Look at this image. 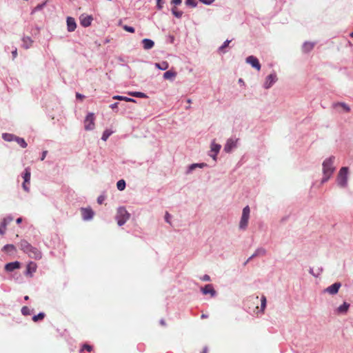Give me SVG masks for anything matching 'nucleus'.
I'll list each match as a JSON object with an SVG mask.
<instances>
[{"label":"nucleus","mask_w":353,"mask_h":353,"mask_svg":"<svg viewBox=\"0 0 353 353\" xmlns=\"http://www.w3.org/2000/svg\"><path fill=\"white\" fill-rule=\"evenodd\" d=\"M84 350H86L88 352H90L92 350V346L88 345V344H84L83 345L82 348L81 349V351H83Z\"/></svg>","instance_id":"45"},{"label":"nucleus","mask_w":353,"mask_h":353,"mask_svg":"<svg viewBox=\"0 0 353 353\" xmlns=\"http://www.w3.org/2000/svg\"><path fill=\"white\" fill-rule=\"evenodd\" d=\"M341 286V283L340 282H336L324 289L323 292L327 293L330 295H335L338 293Z\"/></svg>","instance_id":"8"},{"label":"nucleus","mask_w":353,"mask_h":353,"mask_svg":"<svg viewBox=\"0 0 353 353\" xmlns=\"http://www.w3.org/2000/svg\"><path fill=\"white\" fill-rule=\"evenodd\" d=\"M221 145L216 143L214 141L212 142L210 146V151L209 156L211 157L214 161H216V156L221 150Z\"/></svg>","instance_id":"10"},{"label":"nucleus","mask_w":353,"mask_h":353,"mask_svg":"<svg viewBox=\"0 0 353 353\" xmlns=\"http://www.w3.org/2000/svg\"><path fill=\"white\" fill-rule=\"evenodd\" d=\"M21 313L24 316H28L31 314L32 310L28 306H23L21 308Z\"/></svg>","instance_id":"40"},{"label":"nucleus","mask_w":353,"mask_h":353,"mask_svg":"<svg viewBox=\"0 0 353 353\" xmlns=\"http://www.w3.org/2000/svg\"><path fill=\"white\" fill-rule=\"evenodd\" d=\"M322 271H323L322 268H318V270L316 272H314L313 268H310L309 270V272L314 277H318L321 274Z\"/></svg>","instance_id":"36"},{"label":"nucleus","mask_w":353,"mask_h":353,"mask_svg":"<svg viewBox=\"0 0 353 353\" xmlns=\"http://www.w3.org/2000/svg\"><path fill=\"white\" fill-rule=\"evenodd\" d=\"M187 102L190 104L191 103L192 101L190 99H187Z\"/></svg>","instance_id":"62"},{"label":"nucleus","mask_w":353,"mask_h":353,"mask_svg":"<svg viewBox=\"0 0 353 353\" xmlns=\"http://www.w3.org/2000/svg\"><path fill=\"white\" fill-rule=\"evenodd\" d=\"M79 19L81 25L84 28H87L91 25L93 18L91 15L83 14L80 16Z\"/></svg>","instance_id":"13"},{"label":"nucleus","mask_w":353,"mask_h":353,"mask_svg":"<svg viewBox=\"0 0 353 353\" xmlns=\"http://www.w3.org/2000/svg\"><path fill=\"white\" fill-rule=\"evenodd\" d=\"M22 148H26L28 145L25 139L21 137H17L15 141Z\"/></svg>","instance_id":"34"},{"label":"nucleus","mask_w":353,"mask_h":353,"mask_svg":"<svg viewBox=\"0 0 353 353\" xmlns=\"http://www.w3.org/2000/svg\"><path fill=\"white\" fill-rule=\"evenodd\" d=\"M182 2V0H172V3L178 6L180 5Z\"/></svg>","instance_id":"50"},{"label":"nucleus","mask_w":353,"mask_h":353,"mask_svg":"<svg viewBox=\"0 0 353 353\" xmlns=\"http://www.w3.org/2000/svg\"><path fill=\"white\" fill-rule=\"evenodd\" d=\"M128 95L134 97H139V98H147L148 96L144 92H129Z\"/></svg>","instance_id":"32"},{"label":"nucleus","mask_w":353,"mask_h":353,"mask_svg":"<svg viewBox=\"0 0 353 353\" xmlns=\"http://www.w3.org/2000/svg\"><path fill=\"white\" fill-rule=\"evenodd\" d=\"M347 174H348V168L342 167L337 176V183L338 185L342 188H345L347 185Z\"/></svg>","instance_id":"5"},{"label":"nucleus","mask_w":353,"mask_h":353,"mask_svg":"<svg viewBox=\"0 0 353 353\" xmlns=\"http://www.w3.org/2000/svg\"><path fill=\"white\" fill-rule=\"evenodd\" d=\"M246 63L250 64L252 68H255L258 71L261 70V64L259 59L253 55L248 56L246 58Z\"/></svg>","instance_id":"12"},{"label":"nucleus","mask_w":353,"mask_h":353,"mask_svg":"<svg viewBox=\"0 0 353 353\" xmlns=\"http://www.w3.org/2000/svg\"><path fill=\"white\" fill-rule=\"evenodd\" d=\"M160 324L162 325H165V320L164 319H161L160 320Z\"/></svg>","instance_id":"58"},{"label":"nucleus","mask_w":353,"mask_h":353,"mask_svg":"<svg viewBox=\"0 0 353 353\" xmlns=\"http://www.w3.org/2000/svg\"><path fill=\"white\" fill-rule=\"evenodd\" d=\"M13 220L11 215H8L3 219L0 224V234L4 235L6 231L7 225Z\"/></svg>","instance_id":"11"},{"label":"nucleus","mask_w":353,"mask_h":353,"mask_svg":"<svg viewBox=\"0 0 353 353\" xmlns=\"http://www.w3.org/2000/svg\"><path fill=\"white\" fill-rule=\"evenodd\" d=\"M1 250L10 255H13L16 253L17 248L13 244H6L2 248Z\"/></svg>","instance_id":"19"},{"label":"nucleus","mask_w":353,"mask_h":353,"mask_svg":"<svg viewBox=\"0 0 353 353\" xmlns=\"http://www.w3.org/2000/svg\"><path fill=\"white\" fill-rule=\"evenodd\" d=\"M19 245L20 249L26 254H27L30 258L36 260L41 259L42 257L41 252L37 248L33 247L26 240H21Z\"/></svg>","instance_id":"2"},{"label":"nucleus","mask_w":353,"mask_h":353,"mask_svg":"<svg viewBox=\"0 0 353 353\" xmlns=\"http://www.w3.org/2000/svg\"><path fill=\"white\" fill-rule=\"evenodd\" d=\"M141 43L145 50H150L154 46V42L150 39H143Z\"/></svg>","instance_id":"22"},{"label":"nucleus","mask_w":353,"mask_h":353,"mask_svg":"<svg viewBox=\"0 0 353 353\" xmlns=\"http://www.w3.org/2000/svg\"><path fill=\"white\" fill-rule=\"evenodd\" d=\"M266 254V250L263 248H258L254 254H252V257H256L258 256H263Z\"/></svg>","instance_id":"31"},{"label":"nucleus","mask_w":353,"mask_h":353,"mask_svg":"<svg viewBox=\"0 0 353 353\" xmlns=\"http://www.w3.org/2000/svg\"><path fill=\"white\" fill-rule=\"evenodd\" d=\"M48 151L45 150L43 151L41 157V161H43L47 155Z\"/></svg>","instance_id":"51"},{"label":"nucleus","mask_w":353,"mask_h":353,"mask_svg":"<svg viewBox=\"0 0 353 353\" xmlns=\"http://www.w3.org/2000/svg\"><path fill=\"white\" fill-rule=\"evenodd\" d=\"M67 29L68 32H73L77 28V23L73 17H67Z\"/></svg>","instance_id":"18"},{"label":"nucleus","mask_w":353,"mask_h":353,"mask_svg":"<svg viewBox=\"0 0 353 353\" xmlns=\"http://www.w3.org/2000/svg\"><path fill=\"white\" fill-rule=\"evenodd\" d=\"M231 42V40H225L223 43L219 48V52H225L224 51V49L228 46V45L230 44V43Z\"/></svg>","instance_id":"38"},{"label":"nucleus","mask_w":353,"mask_h":353,"mask_svg":"<svg viewBox=\"0 0 353 353\" xmlns=\"http://www.w3.org/2000/svg\"><path fill=\"white\" fill-rule=\"evenodd\" d=\"M46 5V2H43L42 3L38 4L36 7H34L32 11L31 14H34L35 12L41 10Z\"/></svg>","instance_id":"35"},{"label":"nucleus","mask_w":353,"mask_h":353,"mask_svg":"<svg viewBox=\"0 0 353 353\" xmlns=\"http://www.w3.org/2000/svg\"><path fill=\"white\" fill-rule=\"evenodd\" d=\"M21 222H22V218H21V217H19V218L17 219V220H16V223H17V224H19V223H21Z\"/></svg>","instance_id":"57"},{"label":"nucleus","mask_w":353,"mask_h":353,"mask_svg":"<svg viewBox=\"0 0 353 353\" xmlns=\"http://www.w3.org/2000/svg\"><path fill=\"white\" fill-rule=\"evenodd\" d=\"M176 76V72L172 70H168L163 74V78L165 79H169L171 81H173Z\"/></svg>","instance_id":"25"},{"label":"nucleus","mask_w":353,"mask_h":353,"mask_svg":"<svg viewBox=\"0 0 353 353\" xmlns=\"http://www.w3.org/2000/svg\"><path fill=\"white\" fill-rule=\"evenodd\" d=\"M266 306V298L265 296H262L261 299V310H264Z\"/></svg>","instance_id":"44"},{"label":"nucleus","mask_w":353,"mask_h":353,"mask_svg":"<svg viewBox=\"0 0 353 353\" xmlns=\"http://www.w3.org/2000/svg\"><path fill=\"white\" fill-rule=\"evenodd\" d=\"M94 114L92 112H89L84 119V128L87 131L92 130L94 128Z\"/></svg>","instance_id":"6"},{"label":"nucleus","mask_w":353,"mask_h":353,"mask_svg":"<svg viewBox=\"0 0 353 353\" xmlns=\"http://www.w3.org/2000/svg\"><path fill=\"white\" fill-rule=\"evenodd\" d=\"M113 99L119 100V101H125L127 102H133V103L136 102V100L134 99L133 98H130V97H124V96H121V95H115L113 97Z\"/></svg>","instance_id":"27"},{"label":"nucleus","mask_w":353,"mask_h":353,"mask_svg":"<svg viewBox=\"0 0 353 353\" xmlns=\"http://www.w3.org/2000/svg\"><path fill=\"white\" fill-rule=\"evenodd\" d=\"M76 97H77V99H83V98H84V95H83V94H80V93H78V92H77V93L76 94Z\"/></svg>","instance_id":"55"},{"label":"nucleus","mask_w":353,"mask_h":353,"mask_svg":"<svg viewBox=\"0 0 353 353\" xmlns=\"http://www.w3.org/2000/svg\"><path fill=\"white\" fill-rule=\"evenodd\" d=\"M254 257H252V255L248 259V260L246 261V262L245 263V264H246L247 263H248L250 260H252V259H254Z\"/></svg>","instance_id":"60"},{"label":"nucleus","mask_w":353,"mask_h":353,"mask_svg":"<svg viewBox=\"0 0 353 353\" xmlns=\"http://www.w3.org/2000/svg\"><path fill=\"white\" fill-rule=\"evenodd\" d=\"M333 106L334 108H336L338 106H340L341 108H343V109L346 112H349L350 111V106L344 103V102H337V103H335L333 104Z\"/></svg>","instance_id":"30"},{"label":"nucleus","mask_w":353,"mask_h":353,"mask_svg":"<svg viewBox=\"0 0 353 353\" xmlns=\"http://www.w3.org/2000/svg\"><path fill=\"white\" fill-rule=\"evenodd\" d=\"M350 36L351 37H353V32L350 33Z\"/></svg>","instance_id":"64"},{"label":"nucleus","mask_w":353,"mask_h":353,"mask_svg":"<svg viewBox=\"0 0 353 353\" xmlns=\"http://www.w3.org/2000/svg\"><path fill=\"white\" fill-rule=\"evenodd\" d=\"M170 218V215L168 212H166L165 213V220L166 222L169 223L170 221H169V219Z\"/></svg>","instance_id":"54"},{"label":"nucleus","mask_w":353,"mask_h":353,"mask_svg":"<svg viewBox=\"0 0 353 353\" xmlns=\"http://www.w3.org/2000/svg\"><path fill=\"white\" fill-rule=\"evenodd\" d=\"M125 185H126V183L123 179H121V180L118 181L117 183V189L120 191L123 190L125 188Z\"/></svg>","instance_id":"37"},{"label":"nucleus","mask_w":353,"mask_h":353,"mask_svg":"<svg viewBox=\"0 0 353 353\" xmlns=\"http://www.w3.org/2000/svg\"><path fill=\"white\" fill-rule=\"evenodd\" d=\"M122 28H123V30L130 33H134L135 32V29L132 26L123 25L122 26Z\"/></svg>","instance_id":"43"},{"label":"nucleus","mask_w":353,"mask_h":353,"mask_svg":"<svg viewBox=\"0 0 353 353\" xmlns=\"http://www.w3.org/2000/svg\"><path fill=\"white\" fill-rule=\"evenodd\" d=\"M155 67L161 70H166L169 68V63L167 61H162L161 63H156Z\"/></svg>","instance_id":"28"},{"label":"nucleus","mask_w":353,"mask_h":353,"mask_svg":"<svg viewBox=\"0 0 353 353\" xmlns=\"http://www.w3.org/2000/svg\"><path fill=\"white\" fill-rule=\"evenodd\" d=\"M45 317L44 312H39L37 315H34L32 317V320L36 322L39 320H42Z\"/></svg>","instance_id":"41"},{"label":"nucleus","mask_w":353,"mask_h":353,"mask_svg":"<svg viewBox=\"0 0 353 353\" xmlns=\"http://www.w3.org/2000/svg\"><path fill=\"white\" fill-rule=\"evenodd\" d=\"M206 164L202 163H192L190 165L186 170V174H190L195 168H202L205 167Z\"/></svg>","instance_id":"24"},{"label":"nucleus","mask_w":353,"mask_h":353,"mask_svg":"<svg viewBox=\"0 0 353 353\" xmlns=\"http://www.w3.org/2000/svg\"><path fill=\"white\" fill-rule=\"evenodd\" d=\"M208 352V347H205L203 350V351L201 352V353H207Z\"/></svg>","instance_id":"59"},{"label":"nucleus","mask_w":353,"mask_h":353,"mask_svg":"<svg viewBox=\"0 0 353 353\" xmlns=\"http://www.w3.org/2000/svg\"><path fill=\"white\" fill-rule=\"evenodd\" d=\"M201 317V319H206V318H208V315L203 314Z\"/></svg>","instance_id":"61"},{"label":"nucleus","mask_w":353,"mask_h":353,"mask_svg":"<svg viewBox=\"0 0 353 353\" xmlns=\"http://www.w3.org/2000/svg\"><path fill=\"white\" fill-rule=\"evenodd\" d=\"M30 176H31L30 169L29 168H26L24 170V172H23V176H22L24 181L28 182V183H29L30 181Z\"/></svg>","instance_id":"29"},{"label":"nucleus","mask_w":353,"mask_h":353,"mask_svg":"<svg viewBox=\"0 0 353 353\" xmlns=\"http://www.w3.org/2000/svg\"><path fill=\"white\" fill-rule=\"evenodd\" d=\"M130 217V214L125 207L118 208L115 219L119 226L123 225L129 220Z\"/></svg>","instance_id":"3"},{"label":"nucleus","mask_w":353,"mask_h":353,"mask_svg":"<svg viewBox=\"0 0 353 353\" xmlns=\"http://www.w3.org/2000/svg\"><path fill=\"white\" fill-rule=\"evenodd\" d=\"M20 265H21L20 262H19L17 261H14V262H10V263H7L5 265V270L8 272H11L16 269H19L20 268Z\"/></svg>","instance_id":"16"},{"label":"nucleus","mask_w":353,"mask_h":353,"mask_svg":"<svg viewBox=\"0 0 353 353\" xmlns=\"http://www.w3.org/2000/svg\"><path fill=\"white\" fill-rule=\"evenodd\" d=\"M28 299H29V296H26L24 297V299H25V300H28Z\"/></svg>","instance_id":"63"},{"label":"nucleus","mask_w":353,"mask_h":353,"mask_svg":"<svg viewBox=\"0 0 353 353\" xmlns=\"http://www.w3.org/2000/svg\"><path fill=\"white\" fill-rule=\"evenodd\" d=\"M316 43L305 41L303 43L302 50L305 53L310 52L314 47Z\"/></svg>","instance_id":"21"},{"label":"nucleus","mask_w":353,"mask_h":353,"mask_svg":"<svg viewBox=\"0 0 353 353\" xmlns=\"http://www.w3.org/2000/svg\"><path fill=\"white\" fill-rule=\"evenodd\" d=\"M350 307V304L347 302H343V303L341 305H339L336 310H334L335 314L338 315H343L347 314V312L349 310V308Z\"/></svg>","instance_id":"14"},{"label":"nucleus","mask_w":353,"mask_h":353,"mask_svg":"<svg viewBox=\"0 0 353 353\" xmlns=\"http://www.w3.org/2000/svg\"><path fill=\"white\" fill-rule=\"evenodd\" d=\"M186 6L195 8L197 6V2L196 0H185V1Z\"/></svg>","instance_id":"42"},{"label":"nucleus","mask_w":353,"mask_h":353,"mask_svg":"<svg viewBox=\"0 0 353 353\" xmlns=\"http://www.w3.org/2000/svg\"><path fill=\"white\" fill-rule=\"evenodd\" d=\"M12 55L13 59L17 57V49L16 48L12 51Z\"/></svg>","instance_id":"49"},{"label":"nucleus","mask_w":353,"mask_h":353,"mask_svg":"<svg viewBox=\"0 0 353 353\" xmlns=\"http://www.w3.org/2000/svg\"><path fill=\"white\" fill-rule=\"evenodd\" d=\"M201 2H202L205 5H211L214 0H199Z\"/></svg>","instance_id":"48"},{"label":"nucleus","mask_w":353,"mask_h":353,"mask_svg":"<svg viewBox=\"0 0 353 353\" xmlns=\"http://www.w3.org/2000/svg\"><path fill=\"white\" fill-rule=\"evenodd\" d=\"M118 104H119V103H118V102H115V103H112V104L110 105V107L112 110H114V109H115V108H117Z\"/></svg>","instance_id":"53"},{"label":"nucleus","mask_w":353,"mask_h":353,"mask_svg":"<svg viewBox=\"0 0 353 353\" xmlns=\"http://www.w3.org/2000/svg\"><path fill=\"white\" fill-rule=\"evenodd\" d=\"M27 183H28V182L23 181V183L22 184V187L26 192H28L30 191V188H29L28 185H27Z\"/></svg>","instance_id":"47"},{"label":"nucleus","mask_w":353,"mask_h":353,"mask_svg":"<svg viewBox=\"0 0 353 353\" xmlns=\"http://www.w3.org/2000/svg\"><path fill=\"white\" fill-rule=\"evenodd\" d=\"M201 291L203 294H210L212 297L215 296L216 294V291L211 284L205 285L203 288H201Z\"/></svg>","instance_id":"20"},{"label":"nucleus","mask_w":353,"mask_h":353,"mask_svg":"<svg viewBox=\"0 0 353 353\" xmlns=\"http://www.w3.org/2000/svg\"><path fill=\"white\" fill-rule=\"evenodd\" d=\"M277 76L275 72H273L268 76H267L265 81L263 83V88L265 89L270 88L276 81H277Z\"/></svg>","instance_id":"7"},{"label":"nucleus","mask_w":353,"mask_h":353,"mask_svg":"<svg viewBox=\"0 0 353 353\" xmlns=\"http://www.w3.org/2000/svg\"><path fill=\"white\" fill-rule=\"evenodd\" d=\"M33 40L30 37H23L22 38V47L28 49L31 47Z\"/></svg>","instance_id":"23"},{"label":"nucleus","mask_w":353,"mask_h":353,"mask_svg":"<svg viewBox=\"0 0 353 353\" xmlns=\"http://www.w3.org/2000/svg\"><path fill=\"white\" fill-rule=\"evenodd\" d=\"M82 219L84 221H90L92 219L94 212L90 208H82L81 209Z\"/></svg>","instance_id":"9"},{"label":"nucleus","mask_w":353,"mask_h":353,"mask_svg":"<svg viewBox=\"0 0 353 353\" xmlns=\"http://www.w3.org/2000/svg\"><path fill=\"white\" fill-rule=\"evenodd\" d=\"M157 7L158 9L161 10L163 8V5L161 2H157Z\"/></svg>","instance_id":"56"},{"label":"nucleus","mask_w":353,"mask_h":353,"mask_svg":"<svg viewBox=\"0 0 353 353\" xmlns=\"http://www.w3.org/2000/svg\"><path fill=\"white\" fill-rule=\"evenodd\" d=\"M172 13L173 14V15L178 18V19H180L181 18L182 15H183V12L182 11H179L176 10V8H173L172 9Z\"/></svg>","instance_id":"39"},{"label":"nucleus","mask_w":353,"mask_h":353,"mask_svg":"<svg viewBox=\"0 0 353 353\" xmlns=\"http://www.w3.org/2000/svg\"><path fill=\"white\" fill-rule=\"evenodd\" d=\"M113 131L110 129H106L103 131L101 140L105 141L113 134Z\"/></svg>","instance_id":"33"},{"label":"nucleus","mask_w":353,"mask_h":353,"mask_svg":"<svg viewBox=\"0 0 353 353\" xmlns=\"http://www.w3.org/2000/svg\"><path fill=\"white\" fill-rule=\"evenodd\" d=\"M237 139H229L224 146L225 152L228 153L235 148L237 145Z\"/></svg>","instance_id":"15"},{"label":"nucleus","mask_w":353,"mask_h":353,"mask_svg":"<svg viewBox=\"0 0 353 353\" xmlns=\"http://www.w3.org/2000/svg\"><path fill=\"white\" fill-rule=\"evenodd\" d=\"M202 280L204 281H209L210 280V277L209 275L208 274H205L203 278H202Z\"/></svg>","instance_id":"52"},{"label":"nucleus","mask_w":353,"mask_h":353,"mask_svg":"<svg viewBox=\"0 0 353 353\" xmlns=\"http://www.w3.org/2000/svg\"><path fill=\"white\" fill-rule=\"evenodd\" d=\"M17 136H15L13 134L10 133H3L2 134V139L8 142H11L13 141H15Z\"/></svg>","instance_id":"26"},{"label":"nucleus","mask_w":353,"mask_h":353,"mask_svg":"<svg viewBox=\"0 0 353 353\" xmlns=\"http://www.w3.org/2000/svg\"><path fill=\"white\" fill-rule=\"evenodd\" d=\"M105 199V197L104 195L99 196L98 198H97V203L99 204H102L103 202L104 201Z\"/></svg>","instance_id":"46"},{"label":"nucleus","mask_w":353,"mask_h":353,"mask_svg":"<svg viewBox=\"0 0 353 353\" xmlns=\"http://www.w3.org/2000/svg\"><path fill=\"white\" fill-rule=\"evenodd\" d=\"M250 209L248 205H246L243 208L242 211V214L241 217V220L239 222V229L241 230H246L248 224V221L250 218Z\"/></svg>","instance_id":"4"},{"label":"nucleus","mask_w":353,"mask_h":353,"mask_svg":"<svg viewBox=\"0 0 353 353\" xmlns=\"http://www.w3.org/2000/svg\"><path fill=\"white\" fill-rule=\"evenodd\" d=\"M37 268V264L34 262L30 261V263H28L26 266V270L25 274L26 275L32 276V274L36 272Z\"/></svg>","instance_id":"17"},{"label":"nucleus","mask_w":353,"mask_h":353,"mask_svg":"<svg viewBox=\"0 0 353 353\" xmlns=\"http://www.w3.org/2000/svg\"><path fill=\"white\" fill-rule=\"evenodd\" d=\"M334 160L335 157L331 156L323 161L322 163L323 178L321 179V183L327 182L334 172L336 169L334 166Z\"/></svg>","instance_id":"1"}]
</instances>
